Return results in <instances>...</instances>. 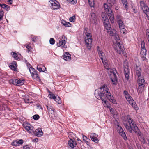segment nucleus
<instances>
[{
	"label": "nucleus",
	"mask_w": 149,
	"mask_h": 149,
	"mask_svg": "<svg viewBox=\"0 0 149 149\" xmlns=\"http://www.w3.org/2000/svg\"><path fill=\"white\" fill-rule=\"evenodd\" d=\"M95 95L97 99H101L102 102L104 103V105L108 108H110V106L107 105V102H108L106 100V97L114 104H116L114 97L110 93L107 86L104 84L100 88L95 90Z\"/></svg>",
	"instance_id": "obj_1"
},
{
	"label": "nucleus",
	"mask_w": 149,
	"mask_h": 149,
	"mask_svg": "<svg viewBox=\"0 0 149 149\" xmlns=\"http://www.w3.org/2000/svg\"><path fill=\"white\" fill-rule=\"evenodd\" d=\"M127 123H124V125L126 130L132 133L134 131L136 134L140 135V131L136 126L135 122L130 117H128Z\"/></svg>",
	"instance_id": "obj_2"
},
{
	"label": "nucleus",
	"mask_w": 149,
	"mask_h": 149,
	"mask_svg": "<svg viewBox=\"0 0 149 149\" xmlns=\"http://www.w3.org/2000/svg\"><path fill=\"white\" fill-rule=\"evenodd\" d=\"M102 17L104 26L106 27L108 33L110 36H112L114 35V33L111 30L110 24H109V19L107 15L104 13H102Z\"/></svg>",
	"instance_id": "obj_3"
},
{
	"label": "nucleus",
	"mask_w": 149,
	"mask_h": 149,
	"mask_svg": "<svg viewBox=\"0 0 149 149\" xmlns=\"http://www.w3.org/2000/svg\"><path fill=\"white\" fill-rule=\"evenodd\" d=\"M140 4L141 7L146 14L148 19L149 20V9L148 7L145 4L143 1H141L140 2Z\"/></svg>",
	"instance_id": "obj_4"
},
{
	"label": "nucleus",
	"mask_w": 149,
	"mask_h": 149,
	"mask_svg": "<svg viewBox=\"0 0 149 149\" xmlns=\"http://www.w3.org/2000/svg\"><path fill=\"white\" fill-rule=\"evenodd\" d=\"M85 43L86 46L89 49H90L91 47L92 43V36L90 33H88L85 37Z\"/></svg>",
	"instance_id": "obj_5"
},
{
	"label": "nucleus",
	"mask_w": 149,
	"mask_h": 149,
	"mask_svg": "<svg viewBox=\"0 0 149 149\" xmlns=\"http://www.w3.org/2000/svg\"><path fill=\"white\" fill-rule=\"evenodd\" d=\"M114 47L115 50L120 54L124 52V47L120 42H115Z\"/></svg>",
	"instance_id": "obj_6"
},
{
	"label": "nucleus",
	"mask_w": 149,
	"mask_h": 149,
	"mask_svg": "<svg viewBox=\"0 0 149 149\" xmlns=\"http://www.w3.org/2000/svg\"><path fill=\"white\" fill-rule=\"evenodd\" d=\"M141 56L143 60L146 59V50L145 48V43L143 41H141Z\"/></svg>",
	"instance_id": "obj_7"
},
{
	"label": "nucleus",
	"mask_w": 149,
	"mask_h": 149,
	"mask_svg": "<svg viewBox=\"0 0 149 149\" xmlns=\"http://www.w3.org/2000/svg\"><path fill=\"white\" fill-rule=\"evenodd\" d=\"M124 74L125 78L128 80L129 79L130 74L129 69L128 68V63L127 61H125L124 63Z\"/></svg>",
	"instance_id": "obj_8"
},
{
	"label": "nucleus",
	"mask_w": 149,
	"mask_h": 149,
	"mask_svg": "<svg viewBox=\"0 0 149 149\" xmlns=\"http://www.w3.org/2000/svg\"><path fill=\"white\" fill-rule=\"evenodd\" d=\"M24 80L23 79L18 80L16 79H11L9 81V83L10 84L20 86L24 84Z\"/></svg>",
	"instance_id": "obj_9"
},
{
	"label": "nucleus",
	"mask_w": 149,
	"mask_h": 149,
	"mask_svg": "<svg viewBox=\"0 0 149 149\" xmlns=\"http://www.w3.org/2000/svg\"><path fill=\"white\" fill-rule=\"evenodd\" d=\"M117 131L119 133V134L122 136L125 140H127V138L126 134L123 129L121 126H119V124L117 125Z\"/></svg>",
	"instance_id": "obj_10"
},
{
	"label": "nucleus",
	"mask_w": 149,
	"mask_h": 149,
	"mask_svg": "<svg viewBox=\"0 0 149 149\" xmlns=\"http://www.w3.org/2000/svg\"><path fill=\"white\" fill-rule=\"evenodd\" d=\"M67 38L65 36L63 35L62 36L61 38L59 40V42L57 43V45L58 47H60L61 46H63L64 48L66 42Z\"/></svg>",
	"instance_id": "obj_11"
},
{
	"label": "nucleus",
	"mask_w": 149,
	"mask_h": 149,
	"mask_svg": "<svg viewBox=\"0 0 149 149\" xmlns=\"http://www.w3.org/2000/svg\"><path fill=\"white\" fill-rule=\"evenodd\" d=\"M51 5V7L54 10L59 8L60 6L59 3L55 0H51L49 1Z\"/></svg>",
	"instance_id": "obj_12"
},
{
	"label": "nucleus",
	"mask_w": 149,
	"mask_h": 149,
	"mask_svg": "<svg viewBox=\"0 0 149 149\" xmlns=\"http://www.w3.org/2000/svg\"><path fill=\"white\" fill-rule=\"evenodd\" d=\"M46 107L48 111L49 116H51L52 118L54 117V111L53 107L49 105H46Z\"/></svg>",
	"instance_id": "obj_13"
},
{
	"label": "nucleus",
	"mask_w": 149,
	"mask_h": 149,
	"mask_svg": "<svg viewBox=\"0 0 149 149\" xmlns=\"http://www.w3.org/2000/svg\"><path fill=\"white\" fill-rule=\"evenodd\" d=\"M116 19L118 23L119 26V28H123L125 26L122 20L123 17L119 15H118L116 16Z\"/></svg>",
	"instance_id": "obj_14"
},
{
	"label": "nucleus",
	"mask_w": 149,
	"mask_h": 149,
	"mask_svg": "<svg viewBox=\"0 0 149 149\" xmlns=\"http://www.w3.org/2000/svg\"><path fill=\"white\" fill-rule=\"evenodd\" d=\"M138 77V82L139 86H141L143 87L145 86V82L143 76H139Z\"/></svg>",
	"instance_id": "obj_15"
},
{
	"label": "nucleus",
	"mask_w": 149,
	"mask_h": 149,
	"mask_svg": "<svg viewBox=\"0 0 149 149\" xmlns=\"http://www.w3.org/2000/svg\"><path fill=\"white\" fill-rule=\"evenodd\" d=\"M127 101L136 110H137L139 108L136 104L132 98L131 99H130L129 100H127Z\"/></svg>",
	"instance_id": "obj_16"
},
{
	"label": "nucleus",
	"mask_w": 149,
	"mask_h": 149,
	"mask_svg": "<svg viewBox=\"0 0 149 149\" xmlns=\"http://www.w3.org/2000/svg\"><path fill=\"white\" fill-rule=\"evenodd\" d=\"M98 135L95 133H92L90 135V138L91 140L97 143L98 142L99 140L97 138Z\"/></svg>",
	"instance_id": "obj_17"
},
{
	"label": "nucleus",
	"mask_w": 149,
	"mask_h": 149,
	"mask_svg": "<svg viewBox=\"0 0 149 149\" xmlns=\"http://www.w3.org/2000/svg\"><path fill=\"white\" fill-rule=\"evenodd\" d=\"M90 20L94 24H95L97 22V17L95 13H91Z\"/></svg>",
	"instance_id": "obj_18"
},
{
	"label": "nucleus",
	"mask_w": 149,
	"mask_h": 149,
	"mask_svg": "<svg viewBox=\"0 0 149 149\" xmlns=\"http://www.w3.org/2000/svg\"><path fill=\"white\" fill-rule=\"evenodd\" d=\"M43 132L41 129H37L35 132V134L36 136L38 137L41 136L43 135Z\"/></svg>",
	"instance_id": "obj_19"
},
{
	"label": "nucleus",
	"mask_w": 149,
	"mask_h": 149,
	"mask_svg": "<svg viewBox=\"0 0 149 149\" xmlns=\"http://www.w3.org/2000/svg\"><path fill=\"white\" fill-rule=\"evenodd\" d=\"M69 146L72 147L74 148L76 146L77 143L74 140L70 138V140L68 141Z\"/></svg>",
	"instance_id": "obj_20"
},
{
	"label": "nucleus",
	"mask_w": 149,
	"mask_h": 149,
	"mask_svg": "<svg viewBox=\"0 0 149 149\" xmlns=\"http://www.w3.org/2000/svg\"><path fill=\"white\" fill-rule=\"evenodd\" d=\"M108 12V15L110 21L111 23H114V15L113 13L111 10L110 11V12Z\"/></svg>",
	"instance_id": "obj_21"
},
{
	"label": "nucleus",
	"mask_w": 149,
	"mask_h": 149,
	"mask_svg": "<svg viewBox=\"0 0 149 149\" xmlns=\"http://www.w3.org/2000/svg\"><path fill=\"white\" fill-rule=\"evenodd\" d=\"M10 68L13 70L15 71L17 70V63L15 61H13L10 64Z\"/></svg>",
	"instance_id": "obj_22"
},
{
	"label": "nucleus",
	"mask_w": 149,
	"mask_h": 149,
	"mask_svg": "<svg viewBox=\"0 0 149 149\" xmlns=\"http://www.w3.org/2000/svg\"><path fill=\"white\" fill-rule=\"evenodd\" d=\"M116 72L115 73H112L110 75L111 76V81L114 84H115V82H116V81L117 80V77L116 74Z\"/></svg>",
	"instance_id": "obj_23"
},
{
	"label": "nucleus",
	"mask_w": 149,
	"mask_h": 149,
	"mask_svg": "<svg viewBox=\"0 0 149 149\" xmlns=\"http://www.w3.org/2000/svg\"><path fill=\"white\" fill-rule=\"evenodd\" d=\"M24 127L27 131L31 132V131L32 130V127L30 124L26 123L24 125Z\"/></svg>",
	"instance_id": "obj_24"
},
{
	"label": "nucleus",
	"mask_w": 149,
	"mask_h": 149,
	"mask_svg": "<svg viewBox=\"0 0 149 149\" xmlns=\"http://www.w3.org/2000/svg\"><path fill=\"white\" fill-rule=\"evenodd\" d=\"M37 73V71L35 72L33 74L31 75V76L33 79H36L37 81H39L40 79Z\"/></svg>",
	"instance_id": "obj_25"
},
{
	"label": "nucleus",
	"mask_w": 149,
	"mask_h": 149,
	"mask_svg": "<svg viewBox=\"0 0 149 149\" xmlns=\"http://www.w3.org/2000/svg\"><path fill=\"white\" fill-rule=\"evenodd\" d=\"M23 99L26 103H31L32 102L31 101V98L28 96H24Z\"/></svg>",
	"instance_id": "obj_26"
},
{
	"label": "nucleus",
	"mask_w": 149,
	"mask_h": 149,
	"mask_svg": "<svg viewBox=\"0 0 149 149\" xmlns=\"http://www.w3.org/2000/svg\"><path fill=\"white\" fill-rule=\"evenodd\" d=\"M98 54L100 57L102 61H103V60L105 59V54L102 51L100 52Z\"/></svg>",
	"instance_id": "obj_27"
},
{
	"label": "nucleus",
	"mask_w": 149,
	"mask_h": 149,
	"mask_svg": "<svg viewBox=\"0 0 149 149\" xmlns=\"http://www.w3.org/2000/svg\"><path fill=\"white\" fill-rule=\"evenodd\" d=\"M104 8L105 11L107 12H110V11L111 10L110 6H108L107 4H104Z\"/></svg>",
	"instance_id": "obj_28"
},
{
	"label": "nucleus",
	"mask_w": 149,
	"mask_h": 149,
	"mask_svg": "<svg viewBox=\"0 0 149 149\" xmlns=\"http://www.w3.org/2000/svg\"><path fill=\"white\" fill-rule=\"evenodd\" d=\"M107 70L108 71V73L110 74V75L112 73L116 72V70L115 69H110L109 67V69H107Z\"/></svg>",
	"instance_id": "obj_29"
},
{
	"label": "nucleus",
	"mask_w": 149,
	"mask_h": 149,
	"mask_svg": "<svg viewBox=\"0 0 149 149\" xmlns=\"http://www.w3.org/2000/svg\"><path fill=\"white\" fill-rule=\"evenodd\" d=\"M61 23L64 25L65 27H69L70 26V24L68 22L63 20L61 22Z\"/></svg>",
	"instance_id": "obj_30"
},
{
	"label": "nucleus",
	"mask_w": 149,
	"mask_h": 149,
	"mask_svg": "<svg viewBox=\"0 0 149 149\" xmlns=\"http://www.w3.org/2000/svg\"><path fill=\"white\" fill-rule=\"evenodd\" d=\"M116 2V0H107V2L110 5V6H112L114 5Z\"/></svg>",
	"instance_id": "obj_31"
},
{
	"label": "nucleus",
	"mask_w": 149,
	"mask_h": 149,
	"mask_svg": "<svg viewBox=\"0 0 149 149\" xmlns=\"http://www.w3.org/2000/svg\"><path fill=\"white\" fill-rule=\"evenodd\" d=\"M102 61L103 63L104 67L106 69H109V67L108 65V63L107 62V61L106 60H105L104 59L103 60V61Z\"/></svg>",
	"instance_id": "obj_32"
},
{
	"label": "nucleus",
	"mask_w": 149,
	"mask_h": 149,
	"mask_svg": "<svg viewBox=\"0 0 149 149\" xmlns=\"http://www.w3.org/2000/svg\"><path fill=\"white\" fill-rule=\"evenodd\" d=\"M114 39L116 40V42H115L117 43L118 42H120V38L119 37L117 34H115L114 35Z\"/></svg>",
	"instance_id": "obj_33"
},
{
	"label": "nucleus",
	"mask_w": 149,
	"mask_h": 149,
	"mask_svg": "<svg viewBox=\"0 0 149 149\" xmlns=\"http://www.w3.org/2000/svg\"><path fill=\"white\" fill-rule=\"evenodd\" d=\"M122 3L125 8L127 9L128 8L127 2V0H121Z\"/></svg>",
	"instance_id": "obj_34"
},
{
	"label": "nucleus",
	"mask_w": 149,
	"mask_h": 149,
	"mask_svg": "<svg viewBox=\"0 0 149 149\" xmlns=\"http://www.w3.org/2000/svg\"><path fill=\"white\" fill-rule=\"evenodd\" d=\"M55 100L56 102L58 104H60L61 103V100L60 97L57 95L56 96V98H55V100Z\"/></svg>",
	"instance_id": "obj_35"
},
{
	"label": "nucleus",
	"mask_w": 149,
	"mask_h": 149,
	"mask_svg": "<svg viewBox=\"0 0 149 149\" xmlns=\"http://www.w3.org/2000/svg\"><path fill=\"white\" fill-rule=\"evenodd\" d=\"M141 70L140 68H139L136 71V74L138 76V77H139V76H143L141 74Z\"/></svg>",
	"instance_id": "obj_36"
},
{
	"label": "nucleus",
	"mask_w": 149,
	"mask_h": 149,
	"mask_svg": "<svg viewBox=\"0 0 149 149\" xmlns=\"http://www.w3.org/2000/svg\"><path fill=\"white\" fill-rule=\"evenodd\" d=\"M11 55L16 60H17L19 59V57L17 56V55L16 53L12 52L11 53Z\"/></svg>",
	"instance_id": "obj_37"
},
{
	"label": "nucleus",
	"mask_w": 149,
	"mask_h": 149,
	"mask_svg": "<svg viewBox=\"0 0 149 149\" xmlns=\"http://www.w3.org/2000/svg\"><path fill=\"white\" fill-rule=\"evenodd\" d=\"M63 59L65 60L69 61L71 59V57L69 56H67L66 55H64L63 56Z\"/></svg>",
	"instance_id": "obj_38"
},
{
	"label": "nucleus",
	"mask_w": 149,
	"mask_h": 149,
	"mask_svg": "<svg viewBox=\"0 0 149 149\" xmlns=\"http://www.w3.org/2000/svg\"><path fill=\"white\" fill-rule=\"evenodd\" d=\"M24 47H25L28 49V53L31 52V47L28 45H24Z\"/></svg>",
	"instance_id": "obj_39"
},
{
	"label": "nucleus",
	"mask_w": 149,
	"mask_h": 149,
	"mask_svg": "<svg viewBox=\"0 0 149 149\" xmlns=\"http://www.w3.org/2000/svg\"><path fill=\"white\" fill-rule=\"evenodd\" d=\"M31 37L32 38V40L34 42H37L38 40V38L36 36H33L32 35L31 36Z\"/></svg>",
	"instance_id": "obj_40"
},
{
	"label": "nucleus",
	"mask_w": 149,
	"mask_h": 149,
	"mask_svg": "<svg viewBox=\"0 0 149 149\" xmlns=\"http://www.w3.org/2000/svg\"><path fill=\"white\" fill-rule=\"evenodd\" d=\"M120 31L121 33H123L124 34H125L127 33V31L124 28V27L123 28H120Z\"/></svg>",
	"instance_id": "obj_41"
},
{
	"label": "nucleus",
	"mask_w": 149,
	"mask_h": 149,
	"mask_svg": "<svg viewBox=\"0 0 149 149\" xmlns=\"http://www.w3.org/2000/svg\"><path fill=\"white\" fill-rule=\"evenodd\" d=\"M89 5L91 7H93L94 5V0H88Z\"/></svg>",
	"instance_id": "obj_42"
},
{
	"label": "nucleus",
	"mask_w": 149,
	"mask_h": 149,
	"mask_svg": "<svg viewBox=\"0 0 149 149\" xmlns=\"http://www.w3.org/2000/svg\"><path fill=\"white\" fill-rule=\"evenodd\" d=\"M70 3L72 4H76L77 2V0H67Z\"/></svg>",
	"instance_id": "obj_43"
},
{
	"label": "nucleus",
	"mask_w": 149,
	"mask_h": 149,
	"mask_svg": "<svg viewBox=\"0 0 149 149\" xmlns=\"http://www.w3.org/2000/svg\"><path fill=\"white\" fill-rule=\"evenodd\" d=\"M29 70L31 75L33 74L35 72H37V71L36 70H35L33 68L31 67H30Z\"/></svg>",
	"instance_id": "obj_44"
},
{
	"label": "nucleus",
	"mask_w": 149,
	"mask_h": 149,
	"mask_svg": "<svg viewBox=\"0 0 149 149\" xmlns=\"http://www.w3.org/2000/svg\"><path fill=\"white\" fill-rule=\"evenodd\" d=\"M144 87L141 86H139L138 91L139 93H142Z\"/></svg>",
	"instance_id": "obj_45"
},
{
	"label": "nucleus",
	"mask_w": 149,
	"mask_h": 149,
	"mask_svg": "<svg viewBox=\"0 0 149 149\" xmlns=\"http://www.w3.org/2000/svg\"><path fill=\"white\" fill-rule=\"evenodd\" d=\"M75 16L74 15L70 18L69 21L71 22H73L75 21Z\"/></svg>",
	"instance_id": "obj_46"
},
{
	"label": "nucleus",
	"mask_w": 149,
	"mask_h": 149,
	"mask_svg": "<svg viewBox=\"0 0 149 149\" xmlns=\"http://www.w3.org/2000/svg\"><path fill=\"white\" fill-rule=\"evenodd\" d=\"M48 96L50 98H52L54 100H55V98H56V96L57 95H55L54 94L52 93L50 94Z\"/></svg>",
	"instance_id": "obj_47"
},
{
	"label": "nucleus",
	"mask_w": 149,
	"mask_h": 149,
	"mask_svg": "<svg viewBox=\"0 0 149 149\" xmlns=\"http://www.w3.org/2000/svg\"><path fill=\"white\" fill-rule=\"evenodd\" d=\"M39 116L38 115H35L33 116V118L35 120H37L39 118Z\"/></svg>",
	"instance_id": "obj_48"
},
{
	"label": "nucleus",
	"mask_w": 149,
	"mask_h": 149,
	"mask_svg": "<svg viewBox=\"0 0 149 149\" xmlns=\"http://www.w3.org/2000/svg\"><path fill=\"white\" fill-rule=\"evenodd\" d=\"M0 6L3 8H8L9 7V6L8 5L4 4H0Z\"/></svg>",
	"instance_id": "obj_49"
},
{
	"label": "nucleus",
	"mask_w": 149,
	"mask_h": 149,
	"mask_svg": "<svg viewBox=\"0 0 149 149\" xmlns=\"http://www.w3.org/2000/svg\"><path fill=\"white\" fill-rule=\"evenodd\" d=\"M55 40L53 38H51L49 40V42L50 44L51 45H53L55 43Z\"/></svg>",
	"instance_id": "obj_50"
},
{
	"label": "nucleus",
	"mask_w": 149,
	"mask_h": 149,
	"mask_svg": "<svg viewBox=\"0 0 149 149\" xmlns=\"http://www.w3.org/2000/svg\"><path fill=\"white\" fill-rule=\"evenodd\" d=\"M17 144L19 146L20 145H22L23 143V141L22 139H20L19 141H17Z\"/></svg>",
	"instance_id": "obj_51"
},
{
	"label": "nucleus",
	"mask_w": 149,
	"mask_h": 149,
	"mask_svg": "<svg viewBox=\"0 0 149 149\" xmlns=\"http://www.w3.org/2000/svg\"><path fill=\"white\" fill-rule=\"evenodd\" d=\"M37 69L40 72H44L45 71L44 70H42V68L41 67H40L39 65H38L37 66Z\"/></svg>",
	"instance_id": "obj_52"
},
{
	"label": "nucleus",
	"mask_w": 149,
	"mask_h": 149,
	"mask_svg": "<svg viewBox=\"0 0 149 149\" xmlns=\"http://www.w3.org/2000/svg\"><path fill=\"white\" fill-rule=\"evenodd\" d=\"M4 12L3 10H1L0 11V18L1 19H2L3 17V16Z\"/></svg>",
	"instance_id": "obj_53"
},
{
	"label": "nucleus",
	"mask_w": 149,
	"mask_h": 149,
	"mask_svg": "<svg viewBox=\"0 0 149 149\" xmlns=\"http://www.w3.org/2000/svg\"><path fill=\"white\" fill-rule=\"evenodd\" d=\"M146 36L148 41H149V30L147 29L146 30Z\"/></svg>",
	"instance_id": "obj_54"
},
{
	"label": "nucleus",
	"mask_w": 149,
	"mask_h": 149,
	"mask_svg": "<svg viewBox=\"0 0 149 149\" xmlns=\"http://www.w3.org/2000/svg\"><path fill=\"white\" fill-rule=\"evenodd\" d=\"M127 101L129 100L130 99H132V97L130 96L129 94H128L125 97Z\"/></svg>",
	"instance_id": "obj_55"
},
{
	"label": "nucleus",
	"mask_w": 149,
	"mask_h": 149,
	"mask_svg": "<svg viewBox=\"0 0 149 149\" xmlns=\"http://www.w3.org/2000/svg\"><path fill=\"white\" fill-rule=\"evenodd\" d=\"M12 144H13V145L15 146H19V145H18V144H17V141H14L13 142Z\"/></svg>",
	"instance_id": "obj_56"
},
{
	"label": "nucleus",
	"mask_w": 149,
	"mask_h": 149,
	"mask_svg": "<svg viewBox=\"0 0 149 149\" xmlns=\"http://www.w3.org/2000/svg\"><path fill=\"white\" fill-rule=\"evenodd\" d=\"M73 134V133L72 132H69L68 134V136L69 138H71L72 136V135Z\"/></svg>",
	"instance_id": "obj_57"
},
{
	"label": "nucleus",
	"mask_w": 149,
	"mask_h": 149,
	"mask_svg": "<svg viewBox=\"0 0 149 149\" xmlns=\"http://www.w3.org/2000/svg\"><path fill=\"white\" fill-rule=\"evenodd\" d=\"M23 149H30V148L28 145H26L23 147Z\"/></svg>",
	"instance_id": "obj_58"
},
{
	"label": "nucleus",
	"mask_w": 149,
	"mask_h": 149,
	"mask_svg": "<svg viewBox=\"0 0 149 149\" xmlns=\"http://www.w3.org/2000/svg\"><path fill=\"white\" fill-rule=\"evenodd\" d=\"M124 94L125 95V97L126 96V95H127L129 94L128 92L125 90L124 91Z\"/></svg>",
	"instance_id": "obj_59"
},
{
	"label": "nucleus",
	"mask_w": 149,
	"mask_h": 149,
	"mask_svg": "<svg viewBox=\"0 0 149 149\" xmlns=\"http://www.w3.org/2000/svg\"><path fill=\"white\" fill-rule=\"evenodd\" d=\"M38 139L37 138H36L34 139L33 140V141L34 142H37L38 141Z\"/></svg>",
	"instance_id": "obj_60"
},
{
	"label": "nucleus",
	"mask_w": 149,
	"mask_h": 149,
	"mask_svg": "<svg viewBox=\"0 0 149 149\" xmlns=\"http://www.w3.org/2000/svg\"><path fill=\"white\" fill-rule=\"evenodd\" d=\"M97 50L98 52V53L99 52H102V51L100 50V48L99 47V46L97 47Z\"/></svg>",
	"instance_id": "obj_61"
},
{
	"label": "nucleus",
	"mask_w": 149,
	"mask_h": 149,
	"mask_svg": "<svg viewBox=\"0 0 149 149\" xmlns=\"http://www.w3.org/2000/svg\"><path fill=\"white\" fill-rule=\"evenodd\" d=\"M83 140H84V141L86 140V139H88L87 138L86 136H83Z\"/></svg>",
	"instance_id": "obj_62"
},
{
	"label": "nucleus",
	"mask_w": 149,
	"mask_h": 149,
	"mask_svg": "<svg viewBox=\"0 0 149 149\" xmlns=\"http://www.w3.org/2000/svg\"><path fill=\"white\" fill-rule=\"evenodd\" d=\"M8 2H9V4H11L12 3V0H8Z\"/></svg>",
	"instance_id": "obj_63"
},
{
	"label": "nucleus",
	"mask_w": 149,
	"mask_h": 149,
	"mask_svg": "<svg viewBox=\"0 0 149 149\" xmlns=\"http://www.w3.org/2000/svg\"><path fill=\"white\" fill-rule=\"evenodd\" d=\"M27 65L28 67H30L31 66V65L29 63H27Z\"/></svg>",
	"instance_id": "obj_64"
}]
</instances>
